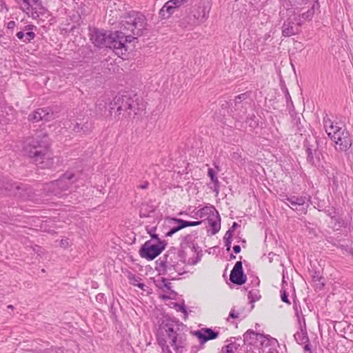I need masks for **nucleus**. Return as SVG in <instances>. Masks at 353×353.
<instances>
[{
    "label": "nucleus",
    "mask_w": 353,
    "mask_h": 353,
    "mask_svg": "<svg viewBox=\"0 0 353 353\" xmlns=\"http://www.w3.org/2000/svg\"><path fill=\"white\" fill-rule=\"evenodd\" d=\"M233 233L234 232L232 231H231L230 230H228L225 232L223 239H232V236H233Z\"/></svg>",
    "instance_id": "obj_49"
},
{
    "label": "nucleus",
    "mask_w": 353,
    "mask_h": 353,
    "mask_svg": "<svg viewBox=\"0 0 353 353\" xmlns=\"http://www.w3.org/2000/svg\"><path fill=\"white\" fill-rule=\"evenodd\" d=\"M15 26H16V22L14 21H10L7 23V28L8 29L12 30V29L14 28Z\"/></svg>",
    "instance_id": "obj_52"
},
{
    "label": "nucleus",
    "mask_w": 353,
    "mask_h": 353,
    "mask_svg": "<svg viewBox=\"0 0 353 353\" xmlns=\"http://www.w3.org/2000/svg\"><path fill=\"white\" fill-rule=\"evenodd\" d=\"M303 148L307 154V163L316 168L320 167L322 164L323 153L319 149V140L316 138L311 137L305 139Z\"/></svg>",
    "instance_id": "obj_7"
},
{
    "label": "nucleus",
    "mask_w": 353,
    "mask_h": 353,
    "mask_svg": "<svg viewBox=\"0 0 353 353\" xmlns=\"http://www.w3.org/2000/svg\"><path fill=\"white\" fill-rule=\"evenodd\" d=\"M252 284L253 285V286H256V287H258L260 284V281L258 277H254L252 281Z\"/></svg>",
    "instance_id": "obj_53"
},
{
    "label": "nucleus",
    "mask_w": 353,
    "mask_h": 353,
    "mask_svg": "<svg viewBox=\"0 0 353 353\" xmlns=\"http://www.w3.org/2000/svg\"><path fill=\"white\" fill-rule=\"evenodd\" d=\"M189 0H169L159 10V17L162 19L170 18L176 9L187 3Z\"/></svg>",
    "instance_id": "obj_15"
},
{
    "label": "nucleus",
    "mask_w": 353,
    "mask_h": 353,
    "mask_svg": "<svg viewBox=\"0 0 353 353\" xmlns=\"http://www.w3.org/2000/svg\"><path fill=\"white\" fill-rule=\"evenodd\" d=\"M90 39L92 43L98 48L107 46L109 39V34L107 31L97 28H90Z\"/></svg>",
    "instance_id": "obj_14"
},
{
    "label": "nucleus",
    "mask_w": 353,
    "mask_h": 353,
    "mask_svg": "<svg viewBox=\"0 0 353 353\" xmlns=\"http://www.w3.org/2000/svg\"><path fill=\"white\" fill-rule=\"evenodd\" d=\"M339 248L341 249L342 250L345 251L348 254H350V252H352V250L353 249V248L350 247L349 245H341L339 246Z\"/></svg>",
    "instance_id": "obj_47"
},
{
    "label": "nucleus",
    "mask_w": 353,
    "mask_h": 353,
    "mask_svg": "<svg viewBox=\"0 0 353 353\" xmlns=\"http://www.w3.org/2000/svg\"><path fill=\"white\" fill-rule=\"evenodd\" d=\"M17 29L19 31L16 33V37L25 43H31L36 37L34 30H37V27L33 24H28Z\"/></svg>",
    "instance_id": "obj_18"
},
{
    "label": "nucleus",
    "mask_w": 353,
    "mask_h": 353,
    "mask_svg": "<svg viewBox=\"0 0 353 353\" xmlns=\"http://www.w3.org/2000/svg\"><path fill=\"white\" fill-rule=\"evenodd\" d=\"M303 324L301 325L299 329L300 332H297L294 334V339L299 344H303L309 342V338L306 330V323L305 319L303 318Z\"/></svg>",
    "instance_id": "obj_27"
},
{
    "label": "nucleus",
    "mask_w": 353,
    "mask_h": 353,
    "mask_svg": "<svg viewBox=\"0 0 353 353\" xmlns=\"http://www.w3.org/2000/svg\"><path fill=\"white\" fill-rule=\"evenodd\" d=\"M181 225L183 228L191 227V226H197L201 224L202 221H190L181 219Z\"/></svg>",
    "instance_id": "obj_40"
},
{
    "label": "nucleus",
    "mask_w": 353,
    "mask_h": 353,
    "mask_svg": "<svg viewBox=\"0 0 353 353\" xmlns=\"http://www.w3.org/2000/svg\"><path fill=\"white\" fill-rule=\"evenodd\" d=\"M54 119V112L49 108H38L28 116V120L32 123L40 121H50Z\"/></svg>",
    "instance_id": "obj_16"
},
{
    "label": "nucleus",
    "mask_w": 353,
    "mask_h": 353,
    "mask_svg": "<svg viewBox=\"0 0 353 353\" xmlns=\"http://www.w3.org/2000/svg\"><path fill=\"white\" fill-rule=\"evenodd\" d=\"M241 246L239 245H235L233 247V251L235 254H239L241 252Z\"/></svg>",
    "instance_id": "obj_57"
},
{
    "label": "nucleus",
    "mask_w": 353,
    "mask_h": 353,
    "mask_svg": "<svg viewBox=\"0 0 353 353\" xmlns=\"http://www.w3.org/2000/svg\"><path fill=\"white\" fill-rule=\"evenodd\" d=\"M77 180L74 173L67 170L56 181L63 191L64 194L70 190L72 184Z\"/></svg>",
    "instance_id": "obj_21"
},
{
    "label": "nucleus",
    "mask_w": 353,
    "mask_h": 353,
    "mask_svg": "<svg viewBox=\"0 0 353 353\" xmlns=\"http://www.w3.org/2000/svg\"><path fill=\"white\" fill-rule=\"evenodd\" d=\"M149 183L147 181H145L143 184H141L139 188L141 189H147L148 188Z\"/></svg>",
    "instance_id": "obj_60"
},
{
    "label": "nucleus",
    "mask_w": 353,
    "mask_h": 353,
    "mask_svg": "<svg viewBox=\"0 0 353 353\" xmlns=\"http://www.w3.org/2000/svg\"><path fill=\"white\" fill-rule=\"evenodd\" d=\"M243 338L245 341H249L252 339H261V344L263 345L265 340H267L266 345H272L277 343V340L274 338L270 336L269 335H264L263 334H258L253 330H249L244 334Z\"/></svg>",
    "instance_id": "obj_22"
},
{
    "label": "nucleus",
    "mask_w": 353,
    "mask_h": 353,
    "mask_svg": "<svg viewBox=\"0 0 353 353\" xmlns=\"http://www.w3.org/2000/svg\"><path fill=\"white\" fill-rule=\"evenodd\" d=\"M166 244L165 241L154 244L151 240L146 241L139 249V254L143 259L154 260L165 250Z\"/></svg>",
    "instance_id": "obj_9"
},
{
    "label": "nucleus",
    "mask_w": 353,
    "mask_h": 353,
    "mask_svg": "<svg viewBox=\"0 0 353 353\" xmlns=\"http://www.w3.org/2000/svg\"><path fill=\"white\" fill-rule=\"evenodd\" d=\"M289 114L292 118V121L294 125H298L301 123L300 117H298L297 112L295 111V108L288 109Z\"/></svg>",
    "instance_id": "obj_37"
},
{
    "label": "nucleus",
    "mask_w": 353,
    "mask_h": 353,
    "mask_svg": "<svg viewBox=\"0 0 353 353\" xmlns=\"http://www.w3.org/2000/svg\"><path fill=\"white\" fill-rule=\"evenodd\" d=\"M224 242L226 250L229 252L231 249L232 239H224Z\"/></svg>",
    "instance_id": "obj_50"
},
{
    "label": "nucleus",
    "mask_w": 353,
    "mask_h": 353,
    "mask_svg": "<svg viewBox=\"0 0 353 353\" xmlns=\"http://www.w3.org/2000/svg\"><path fill=\"white\" fill-rule=\"evenodd\" d=\"M43 190L47 195H54L58 197H61L65 194L56 180L44 184Z\"/></svg>",
    "instance_id": "obj_25"
},
{
    "label": "nucleus",
    "mask_w": 353,
    "mask_h": 353,
    "mask_svg": "<svg viewBox=\"0 0 353 353\" xmlns=\"http://www.w3.org/2000/svg\"><path fill=\"white\" fill-rule=\"evenodd\" d=\"M74 133L79 134H88L92 131V123L87 118L84 119H78L70 123L69 126Z\"/></svg>",
    "instance_id": "obj_17"
},
{
    "label": "nucleus",
    "mask_w": 353,
    "mask_h": 353,
    "mask_svg": "<svg viewBox=\"0 0 353 353\" xmlns=\"http://www.w3.org/2000/svg\"><path fill=\"white\" fill-rule=\"evenodd\" d=\"M332 181V183L334 185L336 186V188H338L339 186V184H338V180H337V178L335 176H333L332 178H331Z\"/></svg>",
    "instance_id": "obj_59"
},
{
    "label": "nucleus",
    "mask_w": 353,
    "mask_h": 353,
    "mask_svg": "<svg viewBox=\"0 0 353 353\" xmlns=\"http://www.w3.org/2000/svg\"><path fill=\"white\" fill-rule=\"evenodd\" d=\"M128 279H129L130 283L134 286H137L141 290L144 289L145 285L144 283H140V281L141 280L140 277L134 274H132L131 272H129Z\"/></svg>",
    "instance_id": "obj_32"
},
{
    "label": "nucleus",
    "mask_w": 353,
    "mask_h": 353,
    "mask_svg": "<svg viewBox=\"0 0 353 353\" xmlns=\"http://www.w3.org/2000/svg\"><path fill=\"white\" fill-rule=\"evenodd\" d=\"M332 220L334 221L333 229L336 231L339 230L342 228H345L349 225L348 222L340 215L336 214L332 217Z\"/></svg>",
    "instance_id": "obj_30"
},
{
    "label": "nucleus",
    "mask_w": 353,
    "mask_h": 353,
    "mask_svg": "<svg viewBox=\"0 0 353 353\" xmlns=\"http://www.w3.org/2000/svg\"><path fill=\"white\" fill-rule=\"evenodd\" d=\"M138 103L129 94H118L110 103L111 110L116 109L119 114L128 118L137 114Z\"/></svg>",
    "instance_id": "obj_6"
},
{
    "label": "nucleus",
    "mask_w": 353,
    "mask_h": 353,
    "mask_svg": "<svg viewBox=\"0 0 353 353\" xmlns=\"http://www.w3.org/2000/svg\"><path fill=\"white\" fill-rule=\"evenodd\" d=\"M322 277L319 275V273L317 272H314L312 275V279L314 281H320Z\"/></svg>",
    "instance_id": "obj_51"
},
{
    "label": "nucleus",
    "mask_w": 353,
    "mask_h": 353,
    "mask_svg": "<svg viewBox=\"0 0 353 353\" xmlns=\"http://www.w3.org/2000/svg\"><path fill=\"white\" fill-rule=\"evenodd\" d=\"M304 344H305V346L303 347L304 350L305 352H310L312 350V349H311V345L310 343V341L307 342V343H305Z\"/></svg>",
    "instance_id": "obj_56"
},
{
    "label": "nucleus",
    "mask_w": 353,
    "mask_h": 353,
    "mask_svg": "<svg viewBox=\"0 0 353 353\" xmlns=\"http://www.w3.org/2000/svg\"><path fill=\"white\" fill-rule=\"evenodd\" d=\"M245 122L253 129L256 128L259 125V122L256 120V116L254 114L249 115L247 117Z\"/></svg>",
    "instance_id": "obj_36"
},
{
    "label": "nucleus",
    "mask_w": 353,
    "mask_h": 353,
    "mask_svg": "<svg viewBox=\"0 0 353 353\" xmlns=\"http://www.w3.org/2000/svg\"><path fill=\"white\" fill-rule=\"evenodd\" d=\"M210 179L212 182L214 183L213 191L216 193V195H217L219 192L220 182L216 176L210 178Z\"/></svg>",
    "instance_id": "obj_44"
},
{
    "label": "nucleus",
    "mask_w": 353,
    "mask_h": 353,
    "mask_svg": "<svg viewBox=\"0 0 353 353\" xmlns=\"http://www.w3.org/2000/svg\"><path fill=\"white\" fill-rule=\"evenodd\" d=\"M237 346L235 343H230L225 346H224L222 349V352L223 353H234V350H236Z\"/></svg>",
    "instance_id": "obj_41"
},
{
    "label": "nucleus",
    "mask_w": 353,
    "mask_h": 353,
    "mask_svg": "<svg viewBox=\"0 0 353 353\" xmlns=\"http://www.w3.org/2000/svg\"><path fill=\"white\" fill-rule=\"evenodd\" d=\"M193 218H195V219H198V218H201V214L199 213V210H197L194 214L192 216Z\"/></svg>",
    "instance_id": "obj_62"
},
{
    "label": "nucleus",
    "mask_w": 353,
    "mask_h": 353,
    "mask_svg": "<svg viewBox=\"0 0 353 353\" xmlns=\"http://www.w3.org/2000/svg\"><path fill=\"white\" fill-rule=\"evenodd\" d=\"M248 298L250 303H254L255 301L259 300L261 298L259 291L258 290L250 291L248 293Z\"/></svg>",
    "instance_id": "obj_38"
},
{
    "label": "nucleus",
    "mask_w": 353,
    "mask_h": 353,
    "mask_svg": "<svg viewBox=\"0 0 353 353\" xmlns=\"http://www.w3.org/2000/svg\"><path fill=\"white\" fill-rule=\"evenodd\" d=\"M3 8H6L5 2L3 0H0V10L1 11Z\"/></svg>",
    "instance_id": "obj_63"
},
{
    "label": "nucleus",
    "mask_w": 353,
    "mask_h": 353,
    "mask_svg": "<svg viewBox=\"0 0 353 353\" xmlns=\"http://www.w3.org/2000/svg\"><path fill=\"white\" fill-rule=\"evenodd\" d=\"M246 280L247 276L243 272L242 262L239 261L230 272V281L234 284L241 285L246 282Z\"/></svg>",
    "instance_id": "obj_19"
},
{
    "label": "nucleus",
    "mask_w": 353,
    "mask_h": 353,
    "mask_svg": "<svg viewBox=\"0 0 353 353\" xmlns=\"http://www.w3.org/2000/svg\"><path fill=\"white\" fill-rule=\"evenodd\" d=\"M195 236L192 234H189L182 237L180 243V248L179 251H183V254H186L185 250L189 248L194 252L196 256L191 257L188 261V264L194 265L198 263L203 256L202 250L197 243L194 242Z\"/></svg>",
    "instance_id": "obj_8"
},
{
    "label": "nucleus",
    "mask_w": 353,
    "mask_h": 353,
    "mask_svg": "<svg viewBox=\"0 0 353 353\" xmlns=\"http://www.w3.org/2000/svg\"><path fill=\"white\" fill-rule=\"evenodd\" d=\"M186 254L183 251H179L177 248L171 247L163 257L156 261V270L159 274L165 275L172 274L174 275H182L183 272L179 268V262L185 263L186 262Z\"/></svg>",
    "instance_id": "obj_5"
},
{
    "label": "nucleus",
    "mask_w": 353,
    "mask_h": 353,
    "mask_svg": "<svg viewBox=\"0 0 353 353\" xmlns=\"http://www.w3.org/2000/svg\"><path fill=\"white\" fill-rule=\"evenodd\" d=\"M230 259H234L236 258V256L234 255L233 254H230Z\"/></svg>",
    "instance_id": "obj_64"
},
{
    "label": "nucleus",
    "mask_w": 353,
    "mask_h": 353,
    "mask_svg": "<svg viewBox=\"0 0 353 353\" xmlns=\"http://www.w3.org/2000/svg\"><path fill=\"white\" fill-rule=\"evenodd\" d=\"M294 34V23L292 21L284 22L282 26V35L284 37H291Z\"/></svg>",
    "instance_id": "obj_31"
},
{
    "label": "nucleus",
    "mask_w": 353,
    "mask_h": 353,
    "mask_svg": "<svg viewBox=\"0 0 353 353\" xmlns=\"http://www.w3.org/2000/svg\"><path fill=\"white\" fill-rule=\"evenodd\" d=\"M21 10L32 19H37L43 14L45 8L41 0H15Z\"/></svg>",
    "instance_id": "obj_11"
},
{
    "label": "nucleus",
    "mask_w": 353,
    "mask_h": 353,
    "mask_svg": "<svg viewBox=\"0 0 353 353\" xmlns=\"http://www.w3.org/2000/svg\"><path fill=\"white\" fill-rule=\"evenodd\" d=\"M49 137L46 133H41L28 138L23 146V153L41 168H50L54 164L52 154L50 150Z\"/></svg>",
    "instance_id": "obj_3"
},
{
    "label": "nucleus",
    "mask_w": 353,
    "mask_h": 353,
    "mask_svg": "<svg viewBox=\"0 0 353 353\" xmlns=\"http://www.w3.org/2000/svg\"><path fill=\"white\" fill-rule=\"evenodd\" d=\"M166 221L168 222L170 226L172 225V227L168 232H165V237L172 236L176 232L183 229V225H181V219L175 217H167Z\"/></svg>",
    "instance_id": "obj_26"
},
{
    "label": "nucleus",
    "mask_w": 353,
    "mask_h": 353,
    "mask_svg": "<svg viewBox=\"0 0 353 353\" xmlns=\"http://www.w3.org/2000/svg\"><path fill=\"white\" fill-rule=\"evenodd\" d=\"M319 6H319V1L317 0H316L314 5L312 6V7L310 10H308L307 12L302 14V15H301L302 18L305 20H311L314 14L315 9L319 8Z\"/></svg>",
    "instance_id": "obj_33"
},
{
    "label": "nucleus",
    "mask_w": 353,
    "mask_h": 353,
    "mask_svg": "<svg viewBox=\"0 0 353 353\" xmlns=\"http://www.w3.org/2000/svg\"><path fill=\"white\" fill-rule=\"evenodd\" d=\"M324 212L332 219L333 216L336 215V209L334 207H330L327 210H324Z\"/></svg>",
    "instance_id": "obj_46"
},
{
    "label": "nucleus",
    "mask_w": 353,
    "mask_h": 353,
    "mask_svg": "<svg viewBox=\"0 0 353 353\" xmlns=\"http://www.w3.org/2000/svg\"><path fill=\"white\" fill-rule=\"evenodd\" d=\"M285 97L286 101V107L287 109L293 108L294 107L293 101L292 100L291 96L289 93V91L287 88L285 89Z\"/></svg>",
    "instance_id": "obj_39"
},
{
    "label": "nucleus",
    "mask_w": 353,
    "mask_h": 353,
    "mask_svg": "<svg viewBox=\"0 0 353 353\" xmlns=\"http://www.w3.org/2000/svg\"><path fill=\"white\" fill-rule=\"evenodd\" d=\"M211 10V4L210 2H201L197 8L193 12L192 16L195 19L194 23L199 24L204 22L209 17Z\"/></svg>",
    "instance_id": "obj_20"
},
{
    "label": "nucleus",
    "mask_w": 353,
    "mask_h": 353,
    "mask_svg": "<svg viewBox=\"0 0 353 353\" xmlns=\"http://www.w3.org/2000/svg\"><path fill=\"white\" fill-rule=\"evenodd\" d=\"M22 184L20 183L13 182L7 178L2 177L0 179V192L5 193L9 196H21V190H23Z\"/></svg>",
    "instance_id": "obj_13"
},
{
    "label": "nucleus",
    "mask_w": 353,
    "mask_h": 353,
    "mask_svg": "<svg viewBox=\"0 0 353 353\" xmlns=\"http://www.w3.org/2000/svg\"><path fill=\"white\" fill-rule=\"evenodd\" d=\"M162 353H172L170 347L161 348Z\"/></svg>",
    "instance_id": "obj_61"
},
{
    "label": "nucleus",
    "mask_w": 353,
    "mask_h": 353,
    "mask_svg": "<svg viewBox=\"0 0 353 353\" xmlns=\"http://www.w3.org/2000/svg\"><path fill=\"white\" fill-rule=\"evenodd\" d=\"M294 311H295V315L296 316V319H297V321L299 324V327L301 326V325H303V318H304L303 315H302V312H301V307L300 306H298L297 305H294Z\"/></svg>",
    "instance_id": "obj_35"
},
{
    "label": "nucleus",
    "mask_w": 353,
    "mask_h": 353,
    "mask_svg": "<svg viewBox=\"0 0 353 353\" xmlns=\"http://www.w3.org/2000/svg\"><path fill=\"white\" fill-rule=\"evenodd\" d=\"M249 94L245 92L235 97L232 102L230 101L231 112L233 113L234 118L236 119H241L247 112L246 103L244 101L248 99Z\"/></svg>",
    "instance_id": "obj_12"
},
{
    "label": "nucleus",
    "mask_w": 353,
    "mask_h": 353,
    "mask_svg": "<svg viewBox=\"0 0 353 353\" xmlns=\"http://www.w3.org/2000/svg\"><path fill=\"white\" fill-rule=\"evenodd\" d=\"M217 210L214 205L204 206L199 209V213L201 214V219H205L208 220L210 218L216 214Z\"/></svg>",
    "instance_id": "obj_29"
},
{
    "label": "nucleus",
    "mask_w": 353,
    "mask_h": 353,
    "mask_svg": "<svg viewBox=\"0 0 353 353\" xmlns=\"http://www.w3.org/2000/svg\"><path fill=\"white\" fill-rule=\"evenodd\" d=\"M168 293H169V294L160 295V298L163 300L174 299L177 295V293L175 291H174L173 290H171Z\"/></svg>",
    "instance_id": "obj_43"
},
{
    "label": "nucleus",
    "mask_w": 353,
    "mask_h": 353,
    "mask_svg": "<svg viewBox=\"0 0 353 353\" xmlns=\"http://www.w3.org/2000/svg\"><path fill=\"white\" fill-rule=\"evenodd\" d=\"M281 301L288 305L290 304V301L288 299V294L286 292V290L285 289H283V288H282V289L281 290Z\"/></svg>",
    "instance_id": "obj_45"
},
{
    "label": "nucleus",
    "mask_w": 353,
    "mask_h": 353,
    "mask_svg": "<svg viewBox=\"0 0 353 353\" xmlns=\"http://www.w3.org/2000/svg\"><path fill=\"white\" fill-rule=\"evenodd\" d=\"M123 31L109 33L106 48L112 49L118 56L128 51L127 43H131L143 34L147 29V20L144 14L134 10L130 11L122 17L121 22Z\"/></svg>",
    "instance_id": "obj_1"
},
{
    "label": "nucleus",
    "mask_w": 353,
    "mask_h": 353,
    "mask_svg": "<svg viewBox=\"0 0 353 353\" xmlns=\"http://www.w3.org/2000/svg\"><path fill=\"white\" fill-rule=\"evenodd\" d=\"M239 227V225L236 223V222H234L232 223V227L229 229L231 231H232L233 232H234V230L238 228Z\"/></svg>",
    "instance_id": "obj_58"
},
{
    "label": "nucleus",
    "mask_w": 353,
    "mask_h": 353,
    "mask_svg": "<svg viewBox=\"0 0 353 353\" xmlns=\"http://www.w3.org/2000/svg\"><path fill=\"white\" fill-rule=\"evenodd\" d=\"M229 317L232 319H236L238 318V313H236L234 310H231L229 314Z\"/></svg>",
    "instance_id": "obj_54"
},
{
    "label": "nucleus",
    "mask_w": 353,
    "mask_h": 353,
    "mask_svg": "<svg viewBox=\"0 0 353 353\" xmlns=\"http://www.w3.org/2000/svg\"><path fill=\"white\" fill-rule=\"evenodd\" d=\"M174 307L177 311H180V312H181L182 313L184 314V316H185L184 319H185L187 318L188 312H187L186 307H185V306L183 303L182 304H179V303H174Z\"/></svg>",
    "instance_id": "obj_42"
},
{
    "label": "nucleus",
    "mask_w": 353,
    "mask_h": 353,
    "mask_svg": "<svg viewBox=\"0 0 353 353\" xmlns=\"http://www.w3.org/2000/svg\"><path fill=\"white\" fill-rule=\"evenodd\" d=\"M95 299L97 302L102 303L105 301V296L104 294L99 293L96 296Z\"/></svg>",
    "instance_id": "obj_48"
},
{
    "label": "nucleus",
    "mask_w": 353,
    "mask_h": 353,
    "mask_svg": "<svg viewBox=\"0 0 353 353\" xmlns=\"http://www.w3.org/2000/svg\"><path fill=\"white\" fill-rule=\"evenodd\" d=\"M281 201L285 202L288 201L290 205L288 206L294 210H299L303 214H306L307 208L311 204V196L307 193H304L301 196L295 195H284Z\"/></svg>",
    "instance_id": "obj_10"
},
{
    "label": "nucleus",
    "mask_w": 353,
    "mask_h": 353,
    "mask_svg": "<svg viewBox=\"0 0 353 353\" xmlns=\"http://www.w3.org/2000/svg\"><path fill=\"white\" fill-rule=\"evenodd\" d=\"M219 334V332L207 327L195 332V336L199 339L201 344L206 343L208 341L216 339Z\"/></svg>",
    "instance_id": "obj_24"
},
{
    "label": "nucleus",
    "mask_w": 353,
    "mask_h": 353,
    "mask_svg": "<svg viewBox=\"0 0 353 353\" xmlns=\"http://www.w3.org/2000/svg\"><path fill=\"white\" fill-rule=\"evenodd\" d=\"M208 221L211 227V234L214 235L218 233L221 229V216L219 212L210 218Z\"/></svg>",
    "instance_id": "obj_28"
},
{
    "label": "nucleus",
    "mask_w": 353,
    "mask_h": 353,
    "mask_svg": "<svg viewBox=\"0 0 353 353\" xmlns=\"http://www.w3.org/2000/svg\"><path fill=\"white\" fill-rule=\"evenodd\" d=\"M186 330V325L179 319L164 316L156 334L158 345L161 348L170 347L169 343L176 353H183L187 346Z\"/></svg>",
    "instance_id": "obj_2"
},
{
    "label": "nucleus",
    "mask_w": 353,
    "mask_h": 353,
    "mask_svg": "<svg viewBox=\"0 0 353 353\" xmlns=\"http://www.w3.org/2000/svg\"><path fill=\"white\" fill-rule=\"evenodd\" d=\"M168 278L159 277L154 280V283L157 288L163 292H168L172 290V284L170 281L178 279V275L167 274Z\"/></svg>",
    "instance_id": "obj_23"
},
{
    "label": "nucleus",
    "mask_w": 353,
    "mask_h": 353,
    "mask_svg": "<svg viewBox=\"0 0 353 353\" xmlns=\"http://www.w3.org/2000/svg\"><path fill=\"white\" fill-rule=\"evenodd\" d=\"M208 175L210 178H212L216 176V173L212 168H209L208 170Z\"/></svg>",
    "instance_id": "obj_55"
},
{
    "label": "nucleus",
    "mask_w": 353,
    "mask_h": 353,
    "mask_svg": "<svg viewBox=\"0 0 353 353\" xmlns=\"http://www.w3.org/2000/svg\"><path fill=\"white\" fill-rule=\"evenodd\" d=\"M156 230H157L156 227H151V228H150L149 226L146 227V231L150 234V236L151 237L150 240L151 241L156 240L157 243L163 242L164 241L161 240L159 238L158 234H157L155 233Z\"/></svg>",
    "instance_id": "obj_34"
},
{
    "label": "nucleus",
    "mask_w": 353,
    "mask_h": 353,
    "mask_svg": "<svg viewBox=\"0 0 353 353\" xmlns=\"http://www.w3.org/2000/svg\"><path fill=\"white\" fill-rule=\"evenodd\" d=\"M325 132L330 139L334 142L335 150L339 152H346L352 144V140L349 132L343 129L341 123L333 121L327 114L323 118Z\"/></svg>",
    "instance_id": "obj_4"
}]
</instances>
